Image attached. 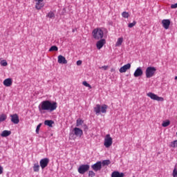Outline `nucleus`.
<instances>
[{"label": "nucleus", "instance_id": "1", "mask_svg": "<svg viewBox=\"0 0 177 177\" xmlns=\"http://www.w3.org/2000/svg\"><path fill=\"white\" fill-rule=\"evenodd\" d=\"M57 108V103L56 102H50L49 100H45L41 102L38 109L40 113H46V111L53 112Z\"/></svg>", "mask_w": 177, "mask_h": 177}, {"label": "nucleus", "instance_id": "2", "mask_svg": "<svg viewBox=\"0 0 177 177\" xmlns=\"http://www.w3.org/2000/svg\"><path fill=\"white\" fill-rule=\"evenodd\" d=\"M92 36L95 40L102 39L104 37V31L100 28H95L92 31Z\"/></svg>", "mask_w": 177, "mask_h": 177}, {"label": "nucleus", "instance_id": "3", "mask_svg": "<svg viewBox=\"0 0 177 177\" xmlns=\"http://www.w3.org/2000/svg\"><path fill=\"white\" fill-rule=\"evenodd\" d=\"M108 106L107 105H102V106L100 104H97L96 106L94 108V111L96 115L99 113H106L107 112Z\"/></svg>", "mask_w": 177, "mask_h": 177}, {"label": "nucleus", "instance_id": "4", "mask_svg": "<svg viewBox=\"0 0 177 177\" xmlns=\"http://www.w3.org/2000/svg\"><path fill=\"white\" fill-rule=\"evenodd\" d=\"M156 68L154 66H148L145 71L147 78H151L155 75Z\"/></svg>", "mask_w": 177, "mask_h": 177}, {"label": "nucleus", "instance_id": "5", "mask_svg": "<svg viewBox=\"0 0 177 177\" xmlns=\"http://www.w3.org/2000/svg\"><path fill=\"white\" fill-rule=\"evenodd\" d=\"M113 145V138L110 134H106L104 138V146L106 148H109Z\"/></svg>", "mask_w": 177, "mask_h": 177}, {"label": "nucleus", "instance_id": "6", "mask_svg": "<svg viewBox=\"0 0 177 177\" xmlns=\"http://www.w3.org/2000/svg\"><path fill=\"white\" fill-rule=\"evenodd\" d=\"M90 169L89 165H81L78 168V172L81 175H84L85 173H86Z\"/></svg>", "mask_w": 177, "mask_h": 177}, {"label": "nucleus", "instance_id": "7", "mask_svg": "<svg viewBox=\"0 0 177 177\" xmlns=\"http://www.w3.org/2000/svg\"><path fill=\"white\" fill-rule=\"evenodd\" d=\"M147 96L149 97L152 100H156L158 102L164 101V97H158V96H157V95H156L153 93H147Z\"/></svg>", "mask_w": 177, "mask_h": 177}, {"label": "nucleus", "instance_id": "8", "mask_svg": "<svg viewBox=\"0 0 177 177\" xmlns=\"http://www.w3.org/2000/svg\"><path fill=\"white\" fill-rule=\"evenodd\" d=\"M102 168V163L101 161L97 162L94 165H91V169L95 171H100Z\"/></svg>", "mask_w": 177, "mask_h": 177}, {"label": "nucleus", "instance_id": "9", "mask_svg": "<svg viewBox=\"0 0 177 177\" xmlns=\"http://www.w3.org/2000/svg\"><path fill=\"white\" fill-rule=\"evenodd\" d=\"M48 163H49L48 158H46L44 159H41L39 162L41 169H45L48 166Z\"/></svg>", "mask_w": 177, "mask_h": 177}, {"label": "nucleus", "instance_id": "10", "mask_svg": "<svg viewBox=\"0 0 177 177\" xmlns=\"http://www.w3.org/2000/svg\"><path fill=\"white\" fill-rule=\"evenodd\" d=\"M105 44H106V40L104 39H101L96 43L97 49L98 50L102 49L103 46L105 45Z\"/></svg>", "mask_w": 177, "mask_h": 177}, {"label": "nucleus", "instance_id": "11", "mask_svg": "<svg viewBox=\"0 0 177 177\" xmlns=\"http://www.w3.org/2000/svg\"><path fill=\"white\" fill-rule=\"evenodd\" d=\"M162 27L164 28V29L169 30L170 24H171V21L169 19H163L162 21Z\"/></svg>", "mask_w": 177, "mask_h": 177}, {"label": "nucleus", "instance_id": "12", "mask_svg": "<svg viewBox=\"0 0 177 177\" xmlns=\"http://www.w3.org/2000/svg\"><path fill=\"white\" fill-rule=\"evenodd\" d=\"M10 117H11V121L15 124H17L19 122H20V120L19 119V116L17 114L10 115Z\"/></svg>", "mask_w": 177, "mask_h": 177}, {"label": "nucleus", "instance_id": "13", "mask_svg": "<svg viewBox=\"0 0 177 177\" xmlns=\"http://www.w3.org/2000/svg\"><path fill=\"white\" fill-rule=\"evenodd\" d=\"M131 68V64L128 63L127 64L120 67V73H124L128 71L129 69Z\"/></svg>", "mask_w": 177, "mask_h": 177}, {"label": "nucleus", "instance_id": "14", "mask_svg": "<svg viewBox=\"0 0 177 177\" xmlns=\"http://www.w3.org/2000/svg\"><path fill=\"white\" fill-rule=\"evenodd\" d=\"M142 75H143V71H142L141 67H138L134 73V77L136 78H138L139 77H141Z\"/></svg>", "mask_w": 177, "mask_h": 177}, {"label": "nucleus", "instance_id": "15", "mask_svg": "<svg viewBox=\"0 0 177 177\" xmlns=\"http://www.w3.org/2000/svg\"><path fill=\"white\" fill-rule=\"evenodd\" d=\"M58 63L59 64H67L68 61H67V59H66L65 57L60 55L58 56Z\"/></svg>", "mask_w": 177, "mask_h": 177}, {"label": "nucleus", "instance_id": "16", "mask_svg": "<svg viewBox=\"0 0 177 177\" xmlns=\"http://www.w3.org/2000/svg\"><path fill=\"white\" fill-rule=\"evenodd\" d=\"M3 85L10 87L12 84V80L11 78L5 79L3 82Z\"/></svg>", "mask_w": 177, "mask_h": 177}, {"label": "nucleus", "instance_id": "17", "mask_svg": "<svg viewBox=\"0 0 177 177\" xmlns=\"http://www.w3.org/2000/svg\"><path fill=\"white\" fill-rule=\"evenodd\" d=\"M74 133L76 136L82 137L83 135V131L81 129L75 127L74 129Z\"/></svg>", "mask_w": 177, "mask_h": 177}, {"label": "nucleus", "instance_id": "18", "mask_svg": "<svg viewBox=\"0 0 177 177\" xmlns=\"http://www.w3.org/2000/svg\"><path fill=\"white\" fill-rule=\"evenodd\" d=\"M44 6H45V3H44L43 1H37L35 4V8L38 10H41Z\"/></svg>", "mask_w": 177, "mask_h": 177}, {"label": "nucleus", "instance_id": "19", "mask_svg": "<svg viewBox=\"0 0 177 177\" xmlns=\"http://www.w3.org/2000/svg\"><path fill=\"white\" fill-rule=\"evenodd\" d=\"M124 173H120L119 171H114L111 174V177H124Z\"/></svg>", "mask_w": 177, "mask_h": 177}, {"label": "nucleus", "instance_id": "20", "mask_svg": "<svg viewBox=\"0 0 177 177\" xmlns=\"http://www.w3.org/2000/svg\"><path fill=\"white\" fill-rule=\"evenodd\" d=\"M53 124H54V122L52 120H46L44 121V124L49 127H53Z\"/></svg>", "mask_w": 177, "mask_h": 177}, {"label": "nucleus", "instance_id": "21", "mask_svg": "<svg viewBox=\"0 0 177 177\" xmlns=\"http://www.w3.org/2000/svg\"><path fill=\"white\" fill-rule=\"evenodd\" d=\"M11 131H7V130H5L3 131L1 136L3 137V138H6V137H8V136H10L11 135Z\"/></svg>", "mask_w": 177, "mask_h": 177}, {"label": "nucleus", "instance_id": "22", "mask_svg": "<svg viewBox=\"0 0 177 177\" xmlns=\"http://www.w3.org/2000/svg\"><path fill=\"white\" fill-rule=\"evenodd\" d=\"M170 148L175 149L177 147V140L174 141H171L170 145H169Z\"/></svg>", "mask_w": 177, "mask_h": 177}, {"label": "nucleus", "instance_id": "23", "mask_svg": "<svg viewBox=\"0 0 177 177\" xmlns=\"http://www.w3.org/2000/svg\"><path fill=\"white\" fill-rule=\"evenodd\" d=\"M123 42V37H120L118 39L117 42L115 44V46H120Z\"/></svg>", "mask_w": 177, "mask_h": 177}, {"label": "nucleus", "instance_id": "24", "mask_svg": "<svg viewBox=\"0 0 177 177\" xmlns=\"http://www.w3.org/2000/svg\"><path fill=\"white\" fill-rule=\"evenodd\" d=\"M84 124V120L82 119H77L76 127H80Z\"/></svg>", "mask_w": 177, "mask_h": 177}, {"label": "nucleus", "instance_id": "25", "mask_svg": "<svg viewBox=\"0 0 177 177\" xmlns=\"http://www.w3.org/2000/svg\"><path fill=\"white\" fill-rule=\"evenodd\" d=\"M33 171L35 172H38L39 171V163H35L33 166Z\"/></svg>", "mask_w": 177, "mask_h": 177}, {"label": "nucleus", "instance_id": "26", "mask_svg": "<svg viewBox=\"0 0 177 177\" xmlns=\"http://www.w3.org/2000/svg\"><path fill=\"white\" fill-rule=\"evenodd\" d=\"M58 51V48L57 46H53L49 48V52H57Z\"/></svg>", "mask_w": 177, "mask_h": 177}, {"label": "nucleus", "instance_id": "27", "mask_svg": "<svg viewBox=\"0 0 177 177\" xmlns=\"http://www.w3.org/2000/svg\"><path fill=\"white\" fill-rule=\"evenodd\" d=\"M6 119H7V115L6 114L0 115V122H3V121H6Z\"/></svg>", "mask_w": 177, "mask_h": 177}, {"label": "nucleus", "instance_id": "28", "mask_svg": "<svg viewBox=\"0 0 177 177\" xmlns=\"http://www.w3.org/2000/svg\"><path fill=\"white\" fill-rule=\"evenodd\" d=\"M169 124H170V121L169 120L164 121L162 124V127H169Z\"/></svg>", "mask_w": 177, "mask_h": 177}, {"label": "nucleus", "instance_id": "29", "mask_svg": "<svg viewBox=\"0 0 177 177\" xmlns=\"http://www.w3.org/2000/svg\"><path fill=\"white\" fill-rule=\"evenodd\" d=\"M122 16L123 18L128 19L129 17V12H122Z\"/></svg>", "mask_w": 177, "mask_h": 177}, {"label": "nucleus", "instance_id": "30", "mask_svg": "<svg viewBox=\"0 0 177 177\" xmlns=\"http://www.w3.org/2000/svg\"><path fill=\"white\" fill-rule=\"evenodd\" d=\"M47 17L50 19H54L55 18V14L53 12H48Z\"/></svg>", "mask_w": 177, "mask_h": 177}, {"label": "nucleus", "instance_id": "31", "mask_svg": "<svg viewBox=\"0 0 177 177\" xmlns=\"http://www.w3.org/2000/svg\"><path fill=\"white\" fill-rule=\"evenodd\" d=\"M111 163L109 160H104V161H102V165L105 166V165H109Z\"/></svg>", "mask_w": 177, "mask_h": 177}, {"label": "nucleus", "instance_id": "32", "mask_svg": "<svg viewBox=\"0 0 177 177\" xmlns=\"http://www.w3.org/2000/svg\"><path fill=\"white\" fill-rule=\"evenodd\" d=\"M136 24V22L134 21L132 23H130L129 24H128V28H132L133 26H135Z\"/></svg>", "mask_w": 177, "mask_h": 177}, {"label": "nucleus", "instance_id": "33", "mask_svg": "<svg viewBox=\"0 0 177 177\" xmlns=\"http://www.w3.org/2000/svg\"><path fill=\"white\" fill-rule=\"evenodd\" d=\"M83 85L86 87H88L90 89L92 88V86L88 84L86 81L83 82Z\"/></svg>", "mask_w": 177, "mask_h": 177}, {"label": "nucleus", "instance_id": "34", "mask_svg": "<svg viewBox=\"0 0 177 177\" xmlns=\"http://www.w3.org/2000/svg\"><path fill=\"white\" fill-rule=\"evenodd\" d=\"M0 64L2 66L6 67L8 65V62H6V60H3L1 61V62H0Z\"/></svg>", "mask_w": 177, "mask_h": 177}, {"label": "nucleus", "instance_id": "35", "mask_svg": "<svg viewBox=\"0 0 177 177\" xmlns=\"http://www.w3.org/2000/svg\"><path fill=\"white\" fill-rule=\"evenodd\" d=\"M41 124H39L37 127H36V129H35L36 133L39 134V129L41 128Z\"/></svg>", "mask_w": 177, "mask_h": 177}, {"label": "nucleus", "instance_id": "36", "mask_svg": "<svg viewBox=\"0 0 177 177\" xmlns=\"http://www.w3.org/2000/svg\"><path fill=\"white\" fill-rule=\"evenodd\" d=\"M172 175H173V177H177V169H176V168L174 169Z\"/></svg>", "mask_w": 177, "mask_h": 177}, {"label": "nucleus", "instance_id": "37", "mask_svg": "<svg viewBox=\"0 0 177 177\" xmlns=\"http://www.w3.org/2000/svg\"><path fill=\"white\" fill-rule=\"evenodd\" d=\"M88 176L90 177H94L95 176V174L93 171H89Z\"/></svg>", "mask_w": 177, "mask_h": 177}, {"label": "nucleus", "instance_id": "38", "mask_svg": "<svg viewBox=\"0 0 177 177\" xmlns=\"http://www.w3.org/2000/svg\"><path fill=\"white\" fill-rule=\"evenodd\" d=\"M171 9H176L177 8V3L176 4H171Z\"/></svg>", "mask_w": 177, "mask_h": 177}, {"label": "nucleus", "instance_id": "39", "mask_svg": "<svg viewBox=\"0 0 177 177\" xmlns=\"http://www.w3.org/2000/svg\"><path fill=\"white\" fill-rule=\"evenodd\" d=\"M77 66H81L82 64V61L79 60L76 62Z\"/></svg>", "mask_w": 177, "mask_h": 177}, {"label": "nucleus", "instance_id": "40", "mask_svg": "<svg viewBox=\"0 0 177 177\" xmlns=\"http://www.w3.org/2000/svg\"><path fill=\"white\" fill-rule=\"evenodd\" d=\"M108 68H109V66H106L99 67L100 69L104 68V71H106L108 69Z\"/></svg>", "mask_w": 177, "mask_h": 177}, {"label": "nucleus", "instance_id": "41", "mask_svg": "<svg viewBox=\"0 0 177 177\" xmlns=\"http://www.w3.org/2000/svg\"><path fill=\"white\" fill-rule=\"evenodd\" d=\"M3 168L1 166H0V175L3 174Z\"/></svg>", "mask_w": 177, "mask_h": 177}, {"label": "nucleus", "instance_id": "42", "mask_svg": "<svg viewBox=\"0 0 177 177\" xmlns=\"http://www.w3.org/2000/svg\"><path fill=\"white\" fill-rule=\"evenodd\" d=\"M35 1H40V2H43L44 0H35Z\"/></svg>", "mask_w": 177, "mask_h": 177}, {"label": "nucleus", "instance_id": "43", "mask_svg": "<svg viewBox=\"0 0 177 177\" xmlns=\"http://www.w3.org/2000/svg\"><path fill=\"white\" fill-rule=\"evenodd\" d=\"M174 80H177V76L174 77Z\"/></svg>", "mask_w": 177, "mask_h": 177}, {"label": "nucleus", "instance_id": "44", "mask_svg": "<svg viewBox=\"0 0 177 177\" xmlns=\"http://www.w3.org/2000/svg\"><path fill=\"white\" fill-rule=\"evenodd\" d=\"M84 127H86V129H88L86 125H84Z\"/></svg>", "mask_w": 177, "mask_h": 177}, {"label": "nucleus", "instance_id": "45", "mask_svg": "<svg viewBox=\"0 0 177 177\" xmlns=\"http://www.w3.org/2000/svg\"><path fill=\"white\" fill-rule=\"evenodd\" d=\"M176 136H177V132H176Z\"/></svg>", "mask_w": 177, "mask_h": 177}, {"label": "nucleus", "instance_id": "46", "mask_svg": "<svg viewBox=\"0 0 177 177\" xmlns=\"http://www.w3.org/2000/svg\"><path fill=\"white\" fill-rule=\"evenodd\" d=\"M135 177V176H134Z\"/></svg>", "mask_w": 177, "mask_h": 177}]
</instances>
